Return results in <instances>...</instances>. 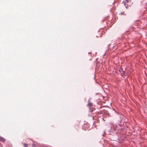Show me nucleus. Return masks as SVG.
Segmentation results:
<instances>
[{"label": "nucleus", "mask_w": 147, "mask_h": 147, "mask_svg": "<svg viewBox=\"0 0 147 147\" xmlns=\"http://www.w3.org/2000/svg\"><path fill=\"white\" fill-rule=\"evenodd\" d=\"M24 147H28V144L25 143L24 144Z\"/></svg>", "instance_id": "nucleus-2"}, {"label": "nucleus", "mask_w": 147, "mask_h": 147, "mask_svg": "<svg viewBox=\"0 0 147 147\" xmlns=\"http://www.w3.org/2000/svg\"><path fill=\"white\" fill-rule=\"evenodd\" d=\"M0 145H1V144H0Z\"/></svg>", "instance_id": "nucleus-5"}, {"label": "nucleus", "mask_w": 147, "mask_h": 147, "mask_svg": "<svg viewBox=\"0 0 147 147\" xmlns=\"http://www.w3.org/2000/svg\"><path fill=\"white\" fill-rule=\"evenodd\" d=\"M92 105V103H91V102H90V101H89L88 102V105L90 106H91Z\"/></svg>", "instance_id": "nucleus-3"}, {"label": "nucleus", "mask_w": 147, "mask_h": 147, "mask_svg": "<svg viewBox=\"0 0 147 147\" xmlns=\"http://www.w3.org/2000/svg\"><path fill=\"white\" fill-rule=\"evenodd\" d=\"M129 0H126V1L127 2H129Z\"/></svg>", "instance_id": "nucleus-4"}, {"label": "nucleus", "mask_w": 147, "mask_h": 147, "mask_svg": "<svg viewBox=\"0 0 147 147\" xmlns=\"http://www.w3.org/2000/svg\"><path fill=\"white\" fill-rule=\"evenodd\" d=\"M0 140L3 142H4L5 141V139L3 137L0 138Z\"/></svg>", "instance_id": "nucleus-1"}]
</instances>
